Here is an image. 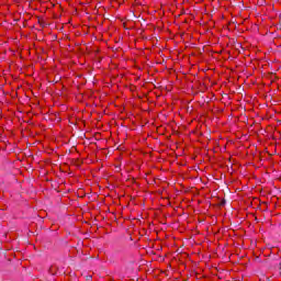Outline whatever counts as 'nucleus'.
Returning <instances> with one entry per match:
<instances>
[{
    "mask_svg": "<svg viewBox=\"0 0 281 281\" xmlns=\"http://www.w3.org/2000/svg\"><path fill=\"white\" fill-rule=\"evenodd\" d=\"M220 205H225V200H223V201L220 203Z\"/></svg>",
    "mask_w": 281,
    "mask_h": 281,
    "instance_id": "f257e3e1",
    "label": "nucleus"
}]
</instances>
